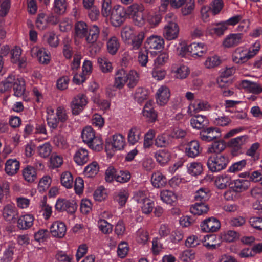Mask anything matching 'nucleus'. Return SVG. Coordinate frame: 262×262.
<instances>
[{"instance_id": "nucleus-1", "label": "nucleus", "mask_w": 262, "mask_h": 262, "mask_svg": "<svg viewBox=\"0 0 262 262\" xmlns=\"http://www.w3.org/2000/svg\"><path fill=\"white\" fill-rule=\"evenodd\" d=\"M228 163L227 156L222 154H212L208 157L207 165L212 172H217L225 169Z\"/></svg>"}, {"instance_id": "nucleus-2", "label": "nucleus", "mask_w": 262, "mask_h": 262, "mask_svg": "<svg viewBox=\"0 0 262 262\" xmlns=\"http://www.w3.org/2000/svg\"><path fill=\"white\" fill-rule=\"evenodd\" d=\"M125 145L124 137L121 134H115L111 138H107L105 141V150L108 154L113 155L116 150L123 149Z\"/></svg>"}, {"instance_id": "nucleus-3", "label": "nucleus", "mask_w": 262, "mask_h": 262, "mask_svg": "<svg viewBox=\"0 0 262 262\" xmlns=\"http://www.w3.org/2000/svg\"><path fill=\"white\" fill-rule=\"evenodd\" d=\"M126 14V12L123 7L116 5L113 8V10L108 17L113 26L119 27L125 20Z\"/></svg>"}, {"instance_id": "nucleus-4", "label": "nucleus", "mask_w": 262, "mask_h": 262, "mask_svg": "<svg viewBox=\"0 0 262 262\" xmlns=\"http://www.w3.org/2000/svg\"><path fill=\"white\" fill-rule=\"evenodd\" d=\"M3 216L4 219L12 225L7 226V230L10 232L15 230V226L13 224H15L16 222V215L15 212V207L14 206L8 205L5 207L3 209Z\"/></svg>"}, {"instance_id": "nucleus-5", "label": "nucleus", "mask_w": 262, "mask_h": 262, "mask_svg": "<svg viewBox=\"0 0 262 262\" xmlns=\"http://www.w3.org/2000/svg\"><path fill=\"white\" fill-rule=\"evenodd\" d=\"M164 41L159 36L152 35L147 38L145 42V48L151 52L161 50L164 48Z\"/></svg>"}, {"instance_id": "nucleus-6", "label": "nucleus", "mask_w": 262, "mask_h": 262, "mask_svg": "<svg viewBox=\"0 0 262 262\" xmlns=\"http://www.w3.org/2000/svg\"><path fill=\"white\" fill-rule=\"evenodd\" d=\"M221 131L217 127H209L200 132V138L204 141L211 142L221 139Z\"/></svg>"}, {"instance_id": "nucleus-7", "label": "nucleus", "mask_w": 262, "mask_h": 262, "mask_svg": "<svg viewBox=\"0 0 262 262\" xmlns=\"http://www.w3.org/2000/svg\"><path fill=\"white\" fill-rule=\"evenodd\" d=\"M77 208V205L74 201H70L63 199H58L55 205V209L59 212L66 211L67 212L74 213Z\"/></svg>"}, {"instance_id": "nucleus-8", "label": "nucleus", "mask_w": 262, "mask_h": 262, "mask_svg": "<svg viewBox=\"0 0 262 262\" xmlns=\"http://www.w3.org/2000/svg\"><path fill=\"white\" fill-rule=\"evenodd\" d=\"M179 32L177 24L173 21H168L163 28V35L167 40H171L178 37Z\"/></svg>"}, {"instance_id": "nucleus-9", "label": "nucleus", "mask_w": 262, "mask_h": 262, "mask_svg": "<svg viewBox=\"0 0 262 262\" xmlns=\"http://www.w3.org/2000/svg\"><path fill=\"white\" fill-rule=\"evenodd\" d=\"M221 227L220 221L215 217H209L201 224V230L205 232H215Z\"/></svg>"}, {"instance_id": "nucleus-10", "label": "nucleus", "mask_w": 262, "mask_h": 262, "mask_svg": "<svg viewBox=\"0 0 262 262\" xmlns=\"http://www.w3.org/2000/svg\"><path fill=\"white\" fill-rule=\"evenodd\" d=\"M87 102L85 95L79 94L76 96L71 103L72 113L74 115L79 114L86 105Z\"/></svg>"}, {"instance_id": "nucleus-11", "label": "nucleus", "mask_w": 262, "mask_h": 262, "mask_svg": "<svg viewBox=\"0 0 262 262\" xmlns=\"http://www.w3.org/2000/svg\"><path fill=\"white\" fill-rule=\"evenodd\" d=\"M202 151L199 141L192 140L185 145V153L189 158H194L198 156Z\"/></svg>"}, {"instance_id": "nucleus-12", "label": "nucleus", "mask_w": 262, "mask_h": 262, "mask_svg": "<svg viewBox=\"0 0 262 262\" xmlns=\"http://www.w3.org/2000/svg\"><path fill=\"white\" fill-rule=\"evenodd\" d=\"M32 57L36 56L40 63L47 64L50 60V54L44 48L34 47L31 51Z\"/></svg>"}, {"instance_id": "nucleus-13", "label": "nucleus", "mask_w": 262, "mask_h": 262, "mask_svg": "<svg viewBox=\"0 0 262 262\" xmlns=\"http://www.w3.org/2000/svg\"><path fill=\"white\" fill-rule=\"evenodd\" d=\"M66 231V226L61 222L55 221L50 227V232L55 237L62 238L65 235Z\"/></svg>"}, {"instance_id": "nucleus-14", "label": "nucleus", "mask_w": 262, "mask_h": 262, "mask_svg": "<svg viewBox=\"0 0 262 262\" xmlns=\"http://www.w3.org/2000/svg\"><path fill=\"white\" fill-rule=\"evenodd\" d=\"M156 95L157 103L163 106L165 105L169 100L170 96V91L167 86L162 85L158 89Z\"/></svg>"}, {"instance_id": "nucleus-15", "label": "nucleus", "mask_w": 262, "mask_h": 262, "mask_svg": "<svg viewBox=\"0 0 262 262\" xmlns=\"http://www.w3.org/2000/svg\"><path fill=\"white\" fill-rule=\"evenodd\" d=\"M242 38V33L230 34L224 40L223 46L228 48L236 46L241 42Z\"/></svg>"}, {"instance_id": "nucleus-16", "label": "nucleus", "mask_w": 262, "mask_h": 262, "mask_svg": "<svg viewBox=\"0 0 262 262\" xmlns=\"http://www.w3.org/2000/svg\"><path fill=\"white\" fill-rule=\"evenodd\" d=\"M250 52L246 50L236 49L232 55L233 61L236 63H243L252 58Z\"/></svg>"}, {"instance_id": "nucleus-17", "label": "nucleus", "mask_w": 262, "mask_h": 262, "mask_svg": "<svg viewBox=\"0 0 262 262\" xmlns=\"http://www.w3.org/2000/svg\"><path fill=\"white\" fill-rule=\"evenodd\" d=\"M248 139V136L244 135L230 139L227 143L229 147L235 151H237L241 149L242 146L246 143Z\"/></svg>"}, {"instance_id": "nucleus-18", "label": "nucleus", "mask_w": 262, "mask_h": 262, "mask_svg": "<svg viewBox=\"0 0 262 262\" xmlns=\"http://www.w3.org/2000/svg\"><path fill=\"white\" fill-rule=\"evenodd\" d=\"M16 83V74L13 72L0 82V92L3 93L10 90Z\"/></svg>"}, {"instance_id": "nucleus-19", "label": "nucleus", "mask_w": 262, "mask_h": 262, "mask_svg": "<svg viewBox=\"0 0 262 262\" xmlns=\"http://www.w3.org/2000/svg\"><path fill=\"white\" fill-rule=\"evenodd\" d=\"M100 34V30L96 25H93L89 28L88 34L84 38L86 43L91 45H95Z\"/></svg>"}, {"instance_id": "nucleus-20", "label": "nucleus", "mask_w": 262, "mask_h": 262, "mask_svg": "<svg viewBox=\"0 0 262 262\" xmlns=\"http://www.w3.org/2000/svg\"><path fill=\"white\" fill-rule=\"evenodd\" d=\"M188 51L192 56H202L207 51L206 47L201 43L193 42L188 46Z\"/></svg>"}, {"instance_id": "nucleus-21", "label": "nucleus", "mask_w": 262, "mask_h": 262, "mask_svg": "<svg viewBox=\"0 0 262 262\" xmlns=\"http://www.w3.org/2000/svg\"><path fill=\"white\" fill-rule=\"evenodd\" d=\"M34 217L30 214L21 215L17 220V227L22 230H27L33 225Z\"/></svg>"}, {"instance_id": "nucleus-22", "label": "nucleus", "mask_w": 262, "mask_h": 262, "mask_svg": "<svg viewBox=\"0 0 262 262\" xmlns=\"http://www.w3.org/2000/svg\"><path fill=\"white\" fill-rule=\"evenodd\" d=\"M88 28L86 24L82 21L75 23L74 26L75 36L79 38H83L88 34Z\"/></svg>"}, {"instance_id": "nucleus-23", "label": "nucleus", "mask_w": 262, "mask_h": 262, "mask_svg": "<svg viewBox=\"0 0 262 262\" xmlns=\"http://www.w3.org/2000/svg\"><path fill=\"white\" fill-rule=\"evenodd\" d=\"M249 182L245 180H236L231 183L230 188L235 192H241L248 188Z\"/></svg>"}, {"instance_id": "nucleus-24", "label": "nucleus", "mask_w": 262, "mask_h": 262, "mask_svg": "<svg viewBox=\"0 0 262 262\" xmlns=\"http://www.w3.org/2000/svg\"><path fill=\"white\" fill-rule=\"evenodd\" d=\"M74 160L79 165L85 164L89 160L88 151L84 148H80L76 152Z\"/></svg>"}, {"instance_id": "nucleus-25", "label": "nucleus", "mask_w": 262, "mask_h": 262, "mask_svg": "<svg viewBox=\"0 0 262 262\" xmlns=\"http://www.w3.org/2000/svg\"><path fill=\"white\" fill-rule=\"evenodd\" d=\"M241 85L243 88L253 94H258L262 92V87L257 83L243 80L242 81Z\"/></svg>"}, {"instance_id": "nucleus-26", "label": "nucleus", "mask_w": 262, "mask_h": 262, "mask_svg": "<svg viewBox=\"0 0 262 262\" xmlns=\"http://www.w3.org/2000/svg\"><path fill=\"white\" fill-rule=\"evenodd\" d=\"M160 198L164 202L172 204L177 200V195L171 190L164 189L161 191Z\"/></svg>"}, {"instance_id": "nucleus-27", "label": "nucleus", "mask_w": 262, "mask_h": 262, "mask_svg": "<svg viewBox=\"0 0 262 262\" xmlns=\"http://www.w3.org/2000/svg\"><path fill=\"white\" fill-rule=\"evenodd\" d=\"M209 207L205 202H196L194 205L190 207V212L194 215H201L208 212Z\"/></svg>"}, {"instance_id": "nucleus-28", "label": "nucleus", "mask_w": 262, "mask_h": 262, "mask_svg": "<svg viewBox=\"0 0 262 262\" xmlns=\"http://www.w3.org/2000/svg\"><path fill=\"white\" fill-rule=\"evenodd\" d=\"M141 132L137 127H132L128 132L127 136L128 142L130 144L134 145L141 139Z\"/></svg>"}, {"instance_id": "nucleus-29", "label": "nucleus", "mask_w": 262, "mask_h": 262, "mask_svg": "<svg viewBox=\"0 0 262 262\" xmlns=\"http://www.w3.org/2000/svg\"><path fill=\"white\" fill-rule=\"evenodd\" d=\"M212 145L208 148L207 152L213 154H220L226 147L225 142L224 141L221 140H216Z\"/></svg>"}, {"instance_id": "nucleus-30", "label": "nucleus", "mask_w": 262, "mask_h": 262, "mask_svg": "<svg viewBox=\"0 0 262 262\" xmlns=\"http://www.w3.org/2000/svg\"><path fill=\"white\" fill-rule=\"evenodd\" d=\"M151 183L156 188H160L165 186L166 178L160 171L154 172L151 176Z\"/></svg>"}, {"instance_id": "nucleus-31", "label": "nucleus", "mask_w": 262, "mask_h": 262, "mask_svg": "<svg viewBox=\"0 0 262 262\" xmlns=\"http://www.w3.org/2000/svg\"><path fill=\"white\" fill-rule=\"evenodd\" d=\"M239 237V233L235 230H229L221 234L222 241L228 243L234 242L238 239Z\"/></svg>"}, {"instance_id": "nucleus-32", "label": "nucleus", "mask_w": 262, "mask_h": 262, "mask_svg": "<svg viewBox=\"0 0 262 262\" xmlns=\"http://www.w3.org/2000/svg\"><path fill=\"white\" fill-rule=\"evenodd\" d=\"M24 179L28 182L32 183L37 178L36 172L35 168L31 166H27L23 171Z\"/></svg>"}, {"instance_id": "nucleus-33", "label": "nucleus", "mask_w": 262, "mask_h": 262, "mask_svg": "<svg viewBox=\"0 0 262 262\" xmlns=\"http://www.w3.org/2000/svg\"><path fill=\"white\" fill-rule=\"evenodd\" d=\"M231 183V178L226 175L218 176L215 180V185L219 189H224L227 186L230 187Z\"/></svg>"}, {"instance_id": "nucleus-34", "label": "nucleus", "mask_w": 262, "mask_h": 262, "mask_svg": "<svg viewBox=\"0 0 262 262\" xmlns=\"http://www.w3.org/2000/svg\"><path fill=\"white\" fill-rule=\"evenodd\" d=\"M207 120L205 116L202 115H197L193 117L190 120V123L193 128L197 129H202L207 124Z\"/></svg>"}, {"instance_id": "nucleus-35", "label": "nucleus", "mask_w": 262, "mask_h": 262, "mask_svg": "<svg viewBox=\"0 0 262 262\" xmlns=\"http://www.w3.org/2000/svg\"><path fill=\"white\" fill-rule=\"evenodd\" d=\"M119 47V42L115 36L112 37L107 42L108 52L112 55L115 54Z\"/></svg>"}, {"instance_id": "nucleus-36", "label": "nucleus", "mask_w": 262, "mask_h": 262, "mask_svg": "<svg viewBox=\"0 0 262 262\" xmlns=\"http://www.w3.org/2000/svg\"><path fill=\"white\" fill-rule=\"evenodd\" d=\"M99 167L96 162H93L88 165L84 169L85 175L89 178L95 177L98 172Z\"/></svg>"}, {"instance_id": "nucleus-37", "label": "nucleus", "mask_w": 262, "mask_h": 262, "mask_svg": "<svg viewBox=\"0 0 262 262\" xmlns=\"http://www.w3.org/2000/svg\"><path fill=\"white\" fill-rule=\"evenodd\" d=\"M81 137L83 141L88 145L95 137V132L91 127H86L82 130Z\"/></svg>"}, {"instance_id": "nucleus-38", "label": "nucleus", "mask_w": 262, "mask_h": 262, "mask_svg": "<svg viewBox=\"0 0 262 262\" xmlns=\"http://www.w3.org/2000/svg\"><path fill=\"white\" fill-rule=\"evenodd\" d=\"M17 97H22L25 101L29 99L26 91V83L23 78L17 79Z\"/></svg>"}, {"instance_id": "nucleus-39", "label": "nucleus", "mask_w": 262, "mask_h": 262, "mask_svg": "<svg viewBox=\"0 0 262 262\" xmlns=\"http://www.w3.org/2000/svg\"><path fill=\"white\" fill-rule=\"evenodd\" d=\"M209 191L206 188H200L195 192L194 200L195 202L206 203V201L209 198Z\"/></svg>"}, {"instance_id": "nucleus-40", "label": "nucleus", "mask_w": 262, "mask_h": 262, "mask_svg": "<svg viewBox=\"0 0 262 262\" xmlns=\"http://www.w3.org/2000/svg\"><path fill=\"white\" fill-rule=\"evenodd\" d=\"M61 184L67 188H71L73 186V178L70 172H63L60 177Z\"/></svg>"}, {"instance_id": "nucleus-41", "label": "nucleus", "mask_w": 262, "mask_h": 262, "mask_svg": "<svg viewBox=\"0 0 262 262\" xmlns=\"http://www.w3.org/2000/svg\"><path fill=\"white\" fill-rule=\"evenodd\" d=\"M223 0H213L210 4L209 9L213 15L219 14L224 7Z\"/></svg>"}, {"instance_id": "nucleus-42", "label": "nucleus", "mask_w": 262, "mask_h": 262, "mask_svg": "<svg viewBox=\"0 0 262 262\" xmlns=\"http://www.w3.org/2000/svg\"><path fill=\"white\" fill-rule=\"evenodd\" d=\"M5 171L9 176H13L16 173V159H9L5 163Z\"/></svg>"}, {"instance_id": "nucleus-43", "label": "nucleus", "mask_w": 262, "mask_h": 262, "mask_svg": "<svg viewBox=\"0 0 262 262\" xmlns=\"http://www.w3.org/2000/svg\"><path fill=\"white\" fill-rule=\"evenodd\" d=\"M41 210L43 212L42 215L45 220H48L50 217L52 213V207L47 204V198L44 196L40 205Z\"/></svg>"}, {"instance_id": "nucleus-44", "label": "nucleus", "mask_w": 262, "mask_h": 262, "mask_svg": "<svg viewBox=\"0 0 262 262\" xmlns=\"http://www.w3.org/2000/svg\"><path fill=\"white\" fill-rule=\"evenodd\" d=\"M139 80L138 73L135 71H130L127 75L126 83L130 88L135 87Z\"/></svg>"}, {"instance_id": "nucleus-45", "label": "nucleus", "mask_w": 262, "mask_h": 262, "mask_svg": "<svg viewBox=\"0 0 262 262\" xmlns=\"http://www.w3.org/2000/svg\"><path fill=\"white\" fill-rule=\"evenodd\" d=\"M67 9V3L66 0H54L53 10L57 14H63Z\"/></svg>"}, {"instance_id": "nucleus-46", "label": "nucleus", "mask_w": 262, "mask_h": 262, "mask_svg": "<svg viewBox=\"0 0 262 262\" xmlns=\"http://www.w3.org/2000/svg\"><path fill=\"white\" fill-rule=\"evenodd\" d=\"M155 157L158 163L161 164H164L169 161L170 158V155L168 151L160 150L155 153Z\"/></svg>"}, {"instance_id": "nucleus-47", "label": "nucleus", "mask_w": 262, "mask_h": 262, "mask_svg": "<svg viewBox=\"0 0 262 262\" xmlns=\"http://www.w3.org/2000/svg\"><path fill=\"white\" fill-rule=\"evenodd\" d=\"M145 37V33L141 31L138 34L132 39V49L134 50L139 49L143 42Z\"/></svg>"}, {"instance_id": "nucleus-48", "label": "nucleus", "mask_w": 262, "mask_h": 262, "mask_svg": "<svg viewBox=\"0 0 262 262\" xmlns=\"http://www.w3.org/2000/svg\"><path fill=\"white\" fill-rule=\"evenodd\" d=\"M188 171L189 174L196 176L200 174L203 171V166L201 163L193 162L190 163L188 167Z\"/></svg>"}, {"instance_id": "nucleus-49", "label": "nucleus", "mask_w": 262, "mask_h": 262, "mask_svg": "<svg viewBox=\"0 0 262 262\" xmlns=\"http://www.w3.org/2000/svg\"><path fill=\"white\" fill-rule=\"evenodd\" d=\"M36 26L40 30H45L48 26L46 14L45 13H39L36 20Z\"/></svg>"}, {"instance_id": "nucleus-50", "label": "nucleus", "mask_w": 262, "mask_h": 262, "mask_svg": "<svg viewBox=\"0 0 262 262\" xmlns=\"http://www.w3.org/2000/svg\"><path fill=\"white\" fill-rule=\"evenodd\" d=\"M131 178L130 172L127 170L118 171L115 177V180L119 183H124L129 181Z\"/></svg>"}, {"instance_id": "nucleus-51", "label": "nucleus", "mask_w": 262, "mask_h": 262, "mask_svg": "<svg viewBox=\"0 0 262 262\" xmlns=\"http://www.w3.org/2000/svg\"><path fill=\"white\" fill-rule=\"evenodd\" d=\"M52 151V147L49 143L40 145L37 148L38 155L42 158H47L50 156Z\"/></svg>"}, {"instance_id": "nucleus-52", "label": "nucleus", "mask_w": 262, "mask_h": 262, "mask_svg": "<svg viewBox=\"0 0 262 262\" xmlns=\"http://www.w3.org/2000/svg\"><path fill=\"white\" fill-rule=\"evenodd\" d=\"M147 91L143 88H138L135 93L134 98L139 103L147 98Z\"/></svg>"}, {"instance_id": "nucleus-53", "label": "nucleus", "mask_w": 262, "mask_h": 262, "mask_svg": "<svg viewBox=\"0 0 262 262\" xmlns=\"http://www.w3.org/2000/svg\"><path fill=\"white\" fill-rule=\"evenodd\" d=\"M260 145L258 143L253 144L251 147L246 151V155L253 158L254 161L259 159V154L257 153V150L259 148Z\"/></svg>"}, {"instance_id": "nucleus-54", "label": "nucleus", "mask_w": 262, "mask_h": 262, "mask_svg": "<svg viewBox=\"0 0 262 262\" xmlns=\"http://www.w3.org/2000/svg\"><path fill=\"white\" fill-rule=\"evenodd\" d=\"M144 10V7L142 4L135 3L130 5L128 8V14L134 16L139 14V13H142Z\"/></svg>"}, {"instance_id": "nucleus-55", "label": "nucleus", "mask_w": 262, "mask_h": 262, "mask_svg": "<svg viewBox=\"0 0 262 262\" xmlns=\"http://www.w3.org/2000/svg\"><path fill=\"white\" fill-rule=\"evenodd\" d=\"M113 10L111 0H103L102 4L101 14L103 16L108 17Z\"/></svg>"}, {"instance_id": "nucleus-56", "label": "nucleus", "mask_w": 262, "mask_h": 262, "mask_svg": "<svg viewBox=\"0 0 262 262\" xmlns=\"http://www.w3.org/2000/svg\"><path fill=\"white\" fill-rule=\"evenodd\" d=\"M142 212L146 214L151 212L154 208V203L150 199L145 200L140 203Z\"/></svg>"}, {"instance_id": "nucleus-57", "label": "nucleus", "mask_w": 262, "mask_h": 262, "mask_svg": "<svg viewBox=\"0 0 262 262\" xmlns=\"http://www.w3.org/2000/svg\"><path fill=\"white\" fill-rule=\"evenodd\" d=\"M97 61L100 68L103 72L107 73L111 71L112 69V64L106 58H98Z\"/></svg>"}, {"instance_id": "nucleus-58", "label": "nucleus", "mask_w": 262, "mask_h": 262, "mask_svg": "<svg viewBox=\"0 0 262 262\" xmlns=\"http://www.w3.org/2000/svg\"><path fill=\"white\" fill-rule=\"evenodd\" d=\"M88 145L93 150L100 151L103 148L102 140L100 137L95 136Z\"/></svg>"}, {"instance_id": "nucleus-59", "label": "nucleus", "mask_w": 262, "mask_h": 262, "mask_svg": "<svg viewBox=\"0 0 262 262\" xmlns=\"http://www.w3.org/2000/svg\"><path fill=\"white\" fill-rule=\"evenodd\" d=\"M174 73L177 78L184 79L188 75L189 70L187 66L182 65L177 68V70L174 71Z\"/></svg>"}, {"instance_id": "nucleus-60", "label": "nucleus", "mask_w": 262, "mask_h": 262, "mask_svg": "<svg viewBox=\"0 0 262 262\" xmlns=\"http://www.w3.org/2000/svg\"><path fill=\"white\" fill-rule=\"evenodd\" d=\"M221 63L220 58L218 56H214L207 58L205 62V66L207 68L210 69L219 66Z\"/></svg>"}, {"instance_id": "nucleus-61", "label": "nucleus", "mask_w": 262, "mask_h": 262, "mask_svg": "<svg viewBox=\"0 0 262 262\" xmlns=\"http://www.w3.org/2000/svg\"><path fill=\"white\" fill-rule=\"evenodd\" d=\"M169 60V55L166 52L161 53L155 60V64L156 67L164 66Z\"/></svg>"}, {"instance_id": "nucleus-62", "label": "nucleus", "mask_w": 262, "mask_h": 262, "mask_svg": "<svg viewBox=\"0 0 262 262\" xmlns=\"http://www.w3.org/2000/svg\"><path fill=\"white\" fill-rule=\"evenodd\" d=\"M99 228L103 233L108 234L112 232L113 226L105 220H100Z\"/></svg>"}, {"instance_id": "nucleus-63", "label": "nucleus", "mask_w": 262, "mask_h": 262, "mask_svg": "<svg viewBox=\"0 0 262 262\" xmlns=\"http://www.w3.org/2000/svg\"><path fill=\"white\" fill-rule=\"evenodd\" d=\"M63 163L62 158L56 154H53L50 158V166L52 168L60 167Z\"/></svg>"}, {"instance_id": "nucleus-64", "label": "nucleus", "mask_w": 262, "mask_h": 262, "mask_svg": "<svg viewBox=\"0 0 262 262\" xmlns=\"http://www.w3.org/2000/svg\"><path fill=\"white\" fill-rule=\"evenodd\" d=\"M250 225L254 229L262 230V217L252 216L249 219Z\"/></svg>"}]
</instances>
